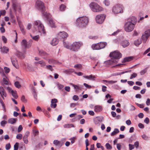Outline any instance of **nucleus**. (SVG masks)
I'll list each match as a JSON object with an SVG mask.
<instances>
[{"label": "nucleus", "mask_w": 150, "mask_h": 150, "mask_svg": "<svg viewBox=\"0 0 150 150\" xmlns=\"http://www.w3.org/2000/svg\"><path fill=\"white\" fill-rule=\"evenodd\" d=\"M74 70L72 69L65 70L64 71V73L67 74H70L74 72Z\"/></svg>", "instance_id": "obj_34"}, {"label": "nucleus", "mask_w": 150, "mask_h": 150, "mask_svg": "<svg viewBox=\"0 0 150 150\" xmlns=\"http://www.w3.org/2000/svg\"><path fill=\"white\" fill-rule=\"evenodd\" d=\"M70 84L74 87L75 91H77V90H81L82 88V86L79 85H74L72 83H70Z\"/></svg>", "instance_id": "obj_21"}, {"label": "nucleus", "mask_w": 150, "mask_h": 150, "mask_svg": "<svg viewBox=\"0 0 150 150\" xmlns=\"http://www.w3.org/2000/svg\"><path fill=\"white\" fill-rule=\"evenodd\" d=\"M21 100L24 103H26L27 102V100L25 99V96L23 95L22 96L21 98Z\"/></svg>", "instance_id": "obj_56"}, {"label": "nucleus", "mask_w": 150, "mask_h": 150, "mask_svg": "<svg viewBox=\"0 0 150 150\" xmlns=\"http://www.w3.org/2000/svg\"><path fill=\"white\" fill-rule=\"evenodd\" d=\"M73 99L75 101H77L79 99L78 96L76 95H74L73 97Z\"/></svg>", "instance_id": "obj_58"}, {"label": "nucleus", "mask_w": 150, "mask_h": 150, "mask_svg": "<svg viewBox=\"0 0 150 150\" xmlns=\"http://www.w3.org/2000/svg\"><path fill=\"white\" fill-rule=\"evenodd\" d=\"M22 134H17L16 136V138L19 139H21L22 138Z\"/></svg>", "instance_id": "obj_52"}, {"label": "nucleus", "mask_w": 150, "mask_h": 150, "mask_svg": "<svg viewBox=\"0 0 150 150\" xmlns=\"http://www.w3.org/2000/svg\"><path fill=\"white\" fill-rule=\"evenodd\" d=\"M33 94V95L34 98L36 100H37V96L36 90L34 88H33L32 89Z\"/></svg>", "instance_id": "obj_35"}, {"label": "nucleus", "mask_w": 150, "mask_h": 150, "mask_svg": "<svg viewBox=\"0 0 150 150\" xmlns=\"http://www.w3.org/2000/svg\"><path fill=\"white\" fill-rule=\"evenodd\" d=\"M8 48L5 47L1 48V51L3 53H6L8 52Z\"/></svg>", "instance_id": "obj_31"}, {"label": "nucleus", "mask_w": 150, "mask_h": 150, "mask_svg": "<svg viewBox=\"0 0 150 150\" xmlns=\"http://www.w3.org/2000/svg\"><path fill=\"white\" fill-rule=\"evenodd\" d=\"M109 56L110 57H112L111 59H113L115 63L116 64L118 62L119 59L121 57L122 54L118 51L116 50L111 52Z\"/></svg>", "instance_id": "obj_4"}, {"label": "nucleus", "mask_w": 150, "mask_h": 150, "mask_svg": "<svg viewBox=\"0 0 150 150\" xmlns=\"http://www.w3.org/2000/svg\"><path fill=\"white\" fill-rule=\"evenodd\" d=\"M2 40L4 43H6L7 42V39L6 38L5 36H3L2 37Z\"/></svg>", "instance_id": "obj_64"}, {"label": "nucleus", "mask_w": 150, "mask_h": 150, "mask_svg": "<svg viewBox=\"0 0 150 150\" xmlns=\"http://www.w3.org/2000/svg\"><path fill=\"white\" fill-rule=\"evenodd\" d=\"M10 21L14 24L16 23V20L15 18L14 17L12 14H11V11H10Z\"/></svg>", "instance_id": "obj_26"}, {"label": "nucleus", "mask_w": 150, "mask_h": 150, "mask_svg": "<svg viewBox=\"0 0 150 150\" xmlns=\"http://www.w3.org/2000/svg\"><path fill=\"white\" fill-rule=\"evenodd\" d=\"M11 61L13 66L16 69H18L19 67L17 59L13 57H12L11 58Z\"/></svg>", "instance_id": "obj_14"}, {"label": "nucleus", "mask_w": 150, "mask_h": 150, "mask_svg": "<svg viewBox=\"0 0 150 150\" xmlns=\"http://www.w3.org/2000/svg\"><path fill=\"white\" fill-rule=\"evenodd\" d=\"M92 47L93 50H98L100 49L99 43L93 45Z\"/></svg>", "instance_id": "obj_32"}, {"label": "nucleus", "mask_w": 150, "mask_h": 150, "mask_svg": "<svg viewBox=\"0 0 150 150\" xmlns=\"http://www.w3.org/2000/svg\"><path fill=\"white\" fill-rule=\"evenodd\" d=\"M105 146L107 149H112V146L108 143L106 144Z\"/></svg>", "instance_id": "obj_49"}, {"label": "nucleus", "mask_w": 150, "mask_h": 150, "mask_svg": "<svg viewBox=\"0 0 150 150\" xmlns=\"http://www.w3.org/2000/svg\"><path fill=\"white\" fill-rule=\"evenodd\" d=\"M23 129V127L22 125H20L18 128V132H20Z\"/></svg>", "instance_id": "obj_63"}, {"label": "nucleus", "mask_w": 150, "mask_h": 150, "mask_svg": "<svg viewBox=\"0 0 150 150\" xmlns=\"http://www.w3.org/2000/svg\"><path fill=\"white\" fill-rule=\"evenodd\" d=\"M137 76V74L136 73H134L133 74L131 75L130 78V79H133L134 78H135Z\"/></svg>", "instance_id": "obj_50"}, {"label": "nucleus", "mask_w": 150, "mask_h": 150, "mask_svg": "<svg viewBox=\"0 0 150 150\" xmlns=\"http://www.w3.org/2000/svg\"><path fill=\"white\" fill-rule=\"evenodd\" d=\"M0 73L2 76H5V74L4 72V69L2 68H0Z\"/></svg>", "instance_id": "obj_53"}, {"label": "nucleus", "mask_w": 150, "mask_h": 150, "mask_svg": "<svg viewBox=\"0 0 150 150\" xmlns=\"http://www.w3.org/2000/svg\"><path fill=\"white\" fill-rule=\"evenodd\" d=\"M15 86L17 88H19L21 87V86L19 82L18 81H16L14 83Z\"/></svg>", "instance_id": "obj_42"}, {"label": "nucleus", "mask_w": 150, "mask_h": 150, "mask_svg": "<svg viewBox=\"0 0 150 150\" xmlns=\"http://www.w3.org/2000/svg\"><path fill=\"white\" fill-rule=\"evenodd\" d=\"M133 57H129L125 58L123 61L122 62H129L131 61L133 59Z\"/></svg>", "instance_id": "obj_33"}, {"label": "nucleus", "mask_w": 150, "mask_h": 150, "mask_svg": "<svg viewBox=\"0 0 150 150\" xmlns=\"http://www.w3.org/2000/svg\"><path fill=\"white\" fill-rule=\"evenodd\" d=\"M103 119V117H97L94 120V122L96 124H98L100 122H102Z\"/></svg>", "instance_id": "obj_18"}, {"label": "nucleus", "mask_w": 150, "mask_h": 150, "mask_svg": "<svg viewBox=\"0 0 150 150\" xmlns=\"http://www.w3.org/2000/svg\"><path fill=\"white\" fill-rule=\"evenodd\" d=\"M49 23L50 25V26L52 28H55L56 26L55 25L54 23V22L51 19L49 21Z\"/></svg>", "instance_id": "obj_40"}, {"label": "nucleus", "mask_w": 150, "mask_h": 150, "mask_svg": "<svg viewBox=\"0 0 150 150\" xmlns=\"http://www.w3.org/2000/svg\"><path fill=\"white\" fill-rule=\"evenodd\" d=\"M128 22L132 23V24L134 23V25H135L137 22V19L135 17L133 16L129 18Z\"/></svg>", "instance_id": "obj_22"}, {"label": "nucleus", "mask_w": 150, "mask_h": 150, "mask_svg": "<svg viewBox=\"0 0 150 150\" xmlns=\"http://www.w3.org/2000/svg\"><path fill=\"white\" fill-rule=\"evenodd\" d=\"M90 6L92 11L94 12H99L102 10V8L95 2L91 3L90 4Z\"/></svg>", "instance_id": "obj_6"}, {"label": "nucleus", "mask_w": 150, "mask_h": 150, "mask_svg": "<svg viewBox=\"0 0 150 150\" xmlns=\"http://www.w3.org/2000/svg\"><path fill=\"white\" fill-rule=\"evenodd\" d=\"M39 54L44 58H45L48 55L43 50L39 51Z\"/></svg>", "instance_id": "obj_20"}, {"label": "nucleus", "mask_w": 150, "mask_h": 150, "mask_svg": "<svg viewBox=\"0 0 150 150\" xmlns=\"http://www.w3.org/2000/svg\"><path fill=\"white\" fill-rule=\"evenodd\" d=\"M18 143L16 142L14 146V150H18Z\"/></svg>", "instance_id": "obj_55"}, {"label": "nucleus", "mask_w": 150, "mask_h": 150, "mask_svg": "<svg viewBox=\"0 0 150 150\" xmlns=\"http://www.w3.org/2000/svg\"><path fill=\"white\" fill-rule=\"evenodd\" d=\"M53 144L56 146H58L59 148H60L62 146V144L58 140H54L53 142Z\"/></svg>", "instance_id": "obj_29"}, {"label": "nucleus", "mask_w": 150, "mask_h": 150, "mask_svg": "<svg viewBox=\"0 0 150 150\" xmlns=\"http://www.w3.org/2000/svg\"><path fill=\"white\" fill-rule=\"evenodd\" d=\"M131 70H128V71H123L121 72H118L116 73V74L117 76H118L119 75H120L122 74H125V73L129 72L131 71Z\"/></svg>", "instance_id": "obj_43"}, {"label": "nucleus", "mask_w": 150, "mask_h": 150, "mask_svg": "<svg viewBox=\"0 0 150 150\" xmlns=\"http://www.w3.org/2000/svg\"><path fill=\"white\" fill-rule=\"evenodd\" d=\"M105 18L104 15H99L97 16L96 18V22L98 23L101 24L104 21Z\"/></svg>", "instance_id": "obj_9"}, {"label": "nucleus", "mask_w": 150, "mask_h": 150, "mask_svg": "<svg viewBox=\"0 0 150 150\" xmlns=\"http://www.w3.org/2000/svg\"><path fill=\"white\" fill-rule=\"evenodd\" d=\"M104 3L106 6H108L110 4V1L108 0H105L104 1Z\"/></svg>", "instance_id": "obj_57"}, {"label": "nucleus", "mask_w": 150, "mask_h": 150, "mask_svg": "<svg viewBox=\"0 0 150 150\" xmlns=\"http://www.w3.org/2000/svg\"><path fill=\"white\" fill-rule=\"evenodd\" d=\"M4 69L5 70L6 73H8L9 72V69L8 67H4Z\"/></svg>", "instance_id": "obj_59"}, {"label": "nucleus", "mask_w": 150, "mask_h": 150, "mask_svg": "<svg viewBox=\"0 0 150 150\" xmlns=\"http://www.w3.org/2000/svg\"><path fill=\"white\" fill-rule=\"evenodd\" d=\"M32 41L30 40L29 42H27L25 40H22L21 43L22 46L25 48H28L31 46Z\"/></svg>", "instance_id": "obj_13"}, {"label": "nucleus", "mask_w": 150, "mask_h": 150, "mask_svg": "<svg viewBox=\"0 0 150 150\" xmlns=\"http://www.w3.org/2000/svg\"><path fill=\"white\" fill-rule=\"evenodd\" d=\"M129 149L130 150H132L134 148V145L129 144Z\"/></svg>", "instance_id": "obj_61"}, {"label": "nucleus", "mask_w": 150, "mask_h": 150, "mask_svg": "<svg viewBox=\"0 0 150 150\" xmlns=\"http://www.w3.org/2000/svg\"><path fill=\"white\" fill-rule=\"evenodd\" d=\"M46 68L47 69L50 70L51 71H52L53 70L52 66L50 65H46Z\"/></svg>", "instance_id": "obj_51"}, {"label": "nucleus", "mask_w": 150, "mask_h": 150, "mask_svg": "<svg viewBox=\"0 0 150 150\" xmlns=\"http://www.w3.org/2000/svg\"><path fill=\"white\" fill-rule=\"evenodd\" d=\"M45 10L44 11H43V12H42V14L44 16H45L46 17L48 18L49 17V14L47 13L46 12H45Z\"/></svg>", "instance_id": "obj_54"}, {"label": "nucleus", "mask_w": 150, "mask_h": 150, "mask_svg": "<svg viewBox=\"0 0 150 150\" xmlns=\"http://www.w3.org/2000/svg\"><path fill=\"white\" fill-rule=\"evenodd\" d=\"M141 43L142 42L140 40H137L134 41V44L136 46H137Z\"/></svg>", "instance_id": "obj_39"}, {"label": "nucleus", "mask_w": 150, "mask_h": 150, "mask_svg": "<svg viewBox=\"0 0 150 150\" xmlns=\"http://www.w3.org/2000/svg\"><path fill=\"white\" fill-rule=\"evenodd\" d=\"M16 121V119L14 118H10V123L13 124L15 123Z\"/></svg>", "instance_id": "obj_45"}, {"label": "nucleus", "mask_w": 150, "mask_h": 150, "mask_svg": "<svg viewBox=\"0 0 150 150\" xmlns=\"http://www.w3.org/2000/svg\"><path fill=\"white\" fill-rule=\"evenodd\" d=\"M98 43L100 49L104 48L107 45V43L106 42H100Z\"/></svg>", "instance_id": "obj_30"}, {"label": "nucleus", "mask_w": 150, "mask_h": 150, "mask_svg": "<svg viewBox=\"0 0 150 150\" xmlns=\"http://www.w3.org/2000/svg\"><path fill=\"white\" fill-rule=\"evenodd\" d=\"M57 86L59 89H62L64 87V86L59 83H58L57 84Z\"/></svg>", "instance_id": "obj_60"}, {"label": "nucleus", "mask_w": 150, "mask_h": 150, "mask_svg": "<svg viewBox=\"0 0 150 150\" xmlns=\"http://www.w3.org/2000/svg\"><path fill=\"white\" fill-rule=\"evenodd\" d=\"M129 45V43L128 40H123L121 42V45L124 48H125Z\"/></svg>", "instance_id": "obj_19"}, {"label": "nucleus", "mask_w": 150, "mask_h": 150, "mask_svg": "<svg viewBox=\"0 0 150 150\" xmlns=\"http://www.w3.org/2000/svg\"><path fill=\"white\" fill-rule=\"evenodd\" d=\"M82 45L83 43L81 42H75L71 45L66 46V47L67 48L73 51H77Z\"/></svg>", "instance_id": "obj_2"}, {"label": "nucleus", "mask_w": 150, "mask_h": 150, "mask_svg": "<svg viewBox=\"0 0 150 150\" xmlns=\"http://www.w3.org/2000/svg\"><path fill=\"white\" fill-rule=\"evenodd\" d=\"M16 16L17 21L21 31L23 35H25L26 33V30L24 29V26L22 22L20 20L19 17L17 15H16Z\"/></svg>", "instance_id": "obj_10"}, {"label": "nucleus", "mask_w": 150, "mask_h": 150, "mask_svg": "<svg viewBox=\"0 0 150 150\" xmlns=\"http://www.w3.org/2000/svg\"><path fill=\"white\" fill-rule=\"evenodd\" d=\"M5 77H6V78L4 77L3 79V81L4 84L6 85H7L8 84V79L7 78L6 76Z\"/></svg>", "instance_id": "obj_37"}, {"label": "nucleus", "mask_w": 150, "mask_h": 150, "mask_svg": "<svg viewBox=\"0 0 150 150\" xmlns=\"http://www.w3.org/2000/svg\"><path fill=\"white\" fill-rule=\"evenodd\" d=\"M146 71L147 70L146 69L142 70L140 71V74L141 75H143L146 72Z\"/></svg>", "instance_id": "obj_48"}, {"label": "nucleus", "mask_w": 150, "mask_h": 150, "mask_svg": "<svg viewBox=\"0 0 150 150\" xmlns=\"http://www.w3.org/2000/svg\"><path fill=\"white\" fill-rule=\"evenodd\" d=\"M0 94L3 98V96L6 97V94L4 91V90L2 86L0 87Z\"/></svg>", "instance_id": "obj_24"}, {"label": "nucleus", "mask_w": 150, "mask_h": 150, "mask_svg": "<svg viewBox=\"0 0 150 150\" xmlns=\"http://www.w3.org/2000/svg\"><path fill=\"white\" fill-rule=\"evenodd\" d=\"M30 35L32 39L35 41H38L40 37L39 35H37L34 36H32L30 34Z\"/></svg>", "instance_id": "obj_46"}, {"label": "nucleus", "mask_w": 150, "mask_h": 150, "mask_svg": "<svg viewBox=\"0 0 150 150\" xmlns=\"http://www.w3.org/2000/svg\"><path fill=\"white\" fill-rule=\"evenodd\" d=\"M112 12L114 14H117L123 12V10L122 7L119 5L115 6L113 8Z\"/></svg>", "instance_id": "obj_8"}, {"label": "nucleus", "mask_w": 150, "mask_h": 150, "mask_svg": "<svg viewBox=\"0 0 150 150\" xmlns=\"http://www.w3.org/2000/svg\"><path fill=\"white\" fill-rule=\"evenodd\" d=\"M16 55L18 57L21 59L24 58L25 57L24 54L18 51L16 53Z\"/></svg>", "instance_id": "obj_27"}, {"label": "nucleus", "mask_w": 150, "mask_h": 150, "mask_svg": "<svg viewBox=\"0 0 150 150\" xmlns=\"http://www.w3.org/2000/svg\"><path fill=\"white\" fill-rule=\"evenodd\" d=\"M63 127L64 128H70L71 127H74V126L73 124H67L64 125Z\"/></svg>", "instance_id": "obj_36"}, {"label": "nucleus", "mask_w": 150, "mask_h": 150, "mask_svg": "<svg viewBox=\"0 0 150 150\" xmlns=\"http://www.w3.org/2000/svg\"><path fill=\"white\" fill-rule=\"evenodd\" d=\"M135 25L130 22H127L125 25V30L127 32H129L132 31L134 29Z\"/></svg>", "instance_id": "obj_7"}, {"label": "nucleus", "mask_w": 150, "mask_h": 150, "mask_svg": "<svg viewBox=\"0 0 150 150\" xmlns=\"http://www.w3.org/2000/svg\"><path fill=\"white\" fill-rule=\"evenodd\" d=\"M7 123L6 121L3 120L1 122V125L2 126H4L5 124Z\"/></svg>", "instance_id": "obj_62"}, {"label": "nucleus", "mask_w": 150, "mask_h": 150, "mask_svg": "<svg viewBox=\"0 0 150 150\" xmlns=\"http://www.w3.org/2000/svg\"><path fill=\"white\" fill-rule=\"evenodd\" d=\"M58 37L59 38H65L68 37V35L67 33L64 31L61 32L58 34Z\"/></svg>", "instance_id": "obj_16"}, {"label": "nucleus", "mask_w": 150, "mask_h": 150, "mask_svg": "<svg viewBox=\"0 0 150 150\" xmlns=\"http://www.w3.org/2000/svg\"><path fill=\"white\" fill-rule=\"evenodd\" d=\"M36 5L38 9L41 10L42 12L45 10V8L43 3L40 1L38 0L36 2Z\"/></svg>", "instance_id": "obj_12"}, {"label": "nucleus", "mask_w": 150, "mask_h": 150, "mask_svg": "<svg viewBox=\"0 0 150 150\" xmlns=\"http://www.w3.org/2000/svg\"><path fill=\"white\" fill-rule=\"evenodd\" d=\"M39 62L41 67H43L46 65V63L42 60L39 61Z\"/></svg>", "instance_id": "obj_44"}, {"label": "nucleus", "mask_w": 150, "mask_h": 150, "mask_svg": "<svg viewBox=\"0 0 150 150\" xmlns=\"http://www.w3.org/2000/svg\"><path fill=\"white\" fill-rule=\"evenodd\" d=\"M102 107L100 106H95L94 107V111L96 112H99L102 110Z\"/></svg>", "instance_id": "obj_25"}, {"label": "nucleus", "mask_w": 150, "mask_h": 150, "mask_svg": "<svg viewBox=\"0 0 150 150\" xmlns=\"http://www.w3.org/2000/svg\"><path fill=\"white\" fill-rule=\"evenodd\" d=\"M83 77L88 79H91L92 80H94L95 78V77L93 76L92 75H91L89 76H83Z\"/></svg>", "instance_id": "obj_41"}, {"label": "nucleus", "mask_w": 150, "mask_h": 150, "mask_svg": "<svg viewBox=\"0 0 150 150\" xmlns=\"http://www.w3.org/2000/svg\"><path fill=\"white\" fill-rule=\"evenodd\" d=\"M65 8L66 6L63 4L61 5L59 7L60 10L61 11H64L65 10Z\"/></svg>", "instance_id": "obj_47"}, {"label": "nucleus", "mask_w": 150, "mask_h": 150, "mask_svg": "<svg viewBox=\"0 0 150 150\" xmlns=\"http://www.w3.org/2000/svg\"><path fill=\"white\" fill-rule=\"evenodd\" d=\"M12 6V7L14 12L16 14L17 11L19 13L21 12V4L18 2L17 0H11Z\"/></svg>", "instance_id": "obj_3"}, {"label": "nucleus", "mask_w": 150, "mask_h": 150, "mask_svg": "<svg viewBox=\"0 0 150 150\" xmlns=\"http://www.w3.org/2000/svg\"><path fill=\"white\" fill-rule=\"evenodd\" d=\"M88 19L86 17H81L78 18L76 21V24L80 28L85 27L87 25Z\"/></svg>", "instance_id": "obj_1"}, {"label": "nucleus", "mask_w": 150, "mask_h": 150, "mask_svg": "<svg viewBox=\"0 0 150 150\" xmlns=\"http://www.w3.org/2000/svg\"><path fill=\"white\" fill-rule=\"evenodd\" d=\"M58 43V40L56 38H54L52 39L51 44L52 46H54L56 45Z\"/></svg>", "instance_id": "obj_28"}, {"label": "nucleus", "mask_w": 150, "mask_h": 150, "mask_svg": "<svg viewBox=\"0 0 150 150\" xmlns=\"http://www.w3.org/2000/svg\"><path fill=\"white\" fill-rule=\"evenodd\" d=\"M48 62L50 64H57V62L55 60L51 59L49 60Z\"/></svg>", "instance_id": "obj_38"}, {"label": "nucleus", "mask_w": 150, "mask_h": 150, "mask_svg": "<svg viewBox=\"0 0 150 150\" xmlns=\"http://www.w3.org/2000/svg\"><path fill=\"white\" fill-rule=\"evenodd\" d=\"M57 102V100L56 99H52L51 101V107L53 108H55L57 105L56 103Z\"/></svg>", "instance_id": "obj_17"}, {"label": "nucleus", "mask_w": 150, "mask_h": 150, "mask_svg": "<svg viewBox=\"0 0 150 150\" xmlns=\"http://www.w3.org/2000/svg\"><path fill=\"white\" fill-rule=\"evenodd\" d=\"M115 63V62L113 61V59L111 58L110 60H108L107 61H105L104 62V64L106 66H108L110 65L113 64Z\"/></svg>", "instance_id": "obj_15"}, {"label": "nucleus", "mask_w": 150, "mask_h": 150, "mask_svg": "<svg viewBox=\"0 0 150 150\" xmlns=\"http://www.w3.org/2000/svg\"><path fill=\"white\" fill-rule=\"evenodd\" d=\"M150 35V29L146 31L142 34V39L144 42H145Z\"/></svg>", "instance_id": "obj_11"}, {"label": "nucleus", "mask_w": 150, "mask_h": 150, "mask_svg": "<svg viewBox=\"0 0 150 150\" xmlns=\"http://www.w3.org/2000/svg\"><path fill=\"white\" fill-rule=\"evenodd\" d=\"M34 24L35 26L37 27L39 32L41 34H43L44 35H45L46 32L44 29V26L40 21L37 20L35 21Z\"/></svg>", "instance_id": "obj_5"}, {"label": "nucleus", "mask_w": 150, "mask_h": 150, "mask_svg": "<svg viewBox=\"0 0 150 150\" xmlns=\"http://www.w3.org/2000/svg\"><path fill=\"white\" fill-rule=\"evenodd\" d=\"M10 91L12 96L14 98L17 99L18 97L16 91L13 90H11V89L10 88Z\"/></svg>", "instance_id": "obj_23"}]
</instances>
